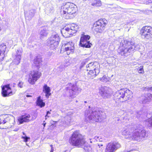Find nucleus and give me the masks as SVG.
Wrapping results in <instances>:
<instances>
[{
	"instance_id": "obj_1",
	"label": "nucleus",
	"mask_w": 152,
	"mask_h": 152,
	"mask_svg": "<svg viewBox=\"0 0 152 152\" xmlns=\"http://www.w3.org/2000/svg\"><path fill=\"white\" fill-rule=\"evenodd\" d=\"M122 133L125 138L139 142L146 136V131L143 129V126L138 124L124 127Z\"/></svg>"
},
{
	"instance_id": "obj_2",
	"label": "nucleus",
	"mask_w": 152,
	"mask_h": 152,
	"mask_svg": "<svg viewBox=\"0 0 152 152\" xmlns=\"http://www.w3.org/2000/svg\"><path fill=\"white\" fill-rule=\"evenodd\" d=\"M121 41L120 39L119 40ZM134 43L128 40H121L118 49V52L121 56H125V54L133 51L134 49L139 50L142 49L143 47L140 44H139L135 46Z\"/></svg>"
},
{
	"instance_id": "obj_3",
	"label": "nucleus",
	"mask_w": 152,
	"mask_h": 152,
	"mask_svg": "<svg viewBox=\"0 0 152 152\" xmlns=\"http://www.w3.org/2000/svg\"><path fill=\"white\" fill-rule=\"evenodd\" d=\"M69 142L72 146L83 148L86 151H88L90 147L84 139L83 136L79 132L76 131L72 134L69 138Z\"/></svg>"
},
{
	"instance_id": "obj_4",
	"label": "nucleus",
	"mask_w": 152,
	"mask_h": 152,
	"mask_svg": "<svg viewBox=\"0 0 152 152\" xmlns=\"http://www.w3.org/2000/svg\"><path fill=\"white\" fill-rule=\"evenodd\" d=\"M78 9L74 4L67 2L63 3L61 7V13L66 19L73 18L77 14Z\"/></svg>"
},
{
	"instance_id": "obj_5",
	"label": "nucleus",
	"mask_w": 152,
	"mask_h": 152,
	"mask_svg": "<svg viewBox=\"0 0 152 152\" xmlns=\"http://www.w3.org/2000/svg\"><path fill=\"white\" fill-rule=\"evenodd\" d=\"M85 115L87 117L89 121L91 122H101L106 118L104 113L93 108L90 110H86Z\"/></svg>"
},
{
	"instance_id": "obj_6",
	"label": "nucleus",
	"mask_w": 152,
	"mask_h": 152,
	"mask_svg": "<svg viewBox=\"0 0 152 152\" xmlns=\"http://www.w3.org/2000/svg\"><path fill=\"white\" fill-rule=\"evenodd\" d=\"M132 92L126 89H121L114 93L113 99L116 102H123L131 99Z\"/></svg>"
},
{
	"instance_id": "obj_7",
	"label": "nucleus",
	"mask_w": 152,
	"mask_h": 152,
	"mask_svg": "<svg viewBox=\"0 0 152 152\" xmlns=\"http://www.w3.org/2000/svg\"><path fill=\"white\" fill-rule=\"evenodd\" d=\"M66 88L64 90L63 94L65 96H69L72 98H75L81 91L76 85L69 83L66 85Z\"/></svg>"
},
{
	"instance_id": "obj_8",
	"label": "nucleus",
	"mask_w": 152,
	"mask_h": 152,
	"mask_svg": "<svg viewBox=\"0 0 152 152\" xmlns=\"http://www.w3.org/2000/svg\"><path fill=\"white\" fill-rule=\"evenodd\" d=\"M79 28L78 25L73 23L71 24L69 27H65L63 28L61 30V32L63 37L67 38L76 33Z\"/></svg>"
},
{
	"instance_id": "obj_9",
	"label": "nucleus",
	"mask_w": 152,
	"mask_h": 152,
	"mask_svg": "<svg viewBox=\"0 0 152 152\" xmlns=\"http://www.w3.org/2000/svg\"><path fill=\"white\" fill-rule=\"evenodd\" d=\"M107 23V21L105 19H99L94 24L93 29L96 33H102Z\"/></svg>"
},
{
	"instance_id": "obj_10",
	"label": "nucleus",
	"mask_w": 152,
	"mask_h": 152,
	"mask_svg": "<svg viewBox=\"0 0 152 152\" xmlns=\"http://www.w3.org/2000/svg\"><path fill=\"white\" fill-rule=\"evenodd\" d=\"M60 41V38L58 35L56 34H53L51 36L50 39L48 40L47 42L52 49H55L57 47Z\"/></svg>"
},
{
	"instance_id": "obj_11",
	"label": "nucleus",
	"mask_w": 152,
	"mask_h": 152,
	"mask_svg": "<svg viewBox=\"0 0 152 152\" xmlns=\"http://www.w3.org/2000/svg\"><path fill=\"white\" fill-rule=\"evenodd\" d=\"M140 34L144 39H149L152 37V28L150 26H145L141 29Z\"/></svg>"
},
{
	"instance_id": "obj_12",
	"label": "nucleus",
	"mask_w": 152,
	"mask_h": 152,
	"mask_svg": "<svg viewBox=\"0 0 152 152\" xmlns=\"http://www.w3.org/2000/svg\"><path fill=\"white\" fill-rule=\"evenodd\" d=\"M142 111H139L137 113V117H140L141 118H144L145 117L148 118V119H146L145 120V124L148 126L152 127V113H147L144 111L142 113Z\"/></svg>"
},
{
	"instance_id": "obj_13",
	"label": "nucleus",
	"mask_w": 152,
	"mask_h": 152,
	"mask_svg": "<svg viewBox=\"0 0 152 152\" xmlns=\"http://www.w3.org/2000/svg\"><path fill=\"white\" fill-rule=\"evenodd\" d=\"M40 72L36 70H33L29 74L28 81L31 84H34L35 82L41 76Z\"/></svg>"
},
{
	"instance_id": "obj_14",
	"label": "nucleus",
	"mask_w": 152,
	"mask_h": 152,
	"mask_svg": "<svg viewBox=\"0 0 152 152\" xmlns=\"http://www.w3.org/2000/svg\"><path fill=\"white\" fill-rule=\"evenodd\" d=\"M120 144L117 142H111L107 145L105 152H114L117 149L120 148Z\"/></svg>"
},
{
	"instance_id": "obj_15",
	"label": "nucleus",
	"mask_w": 152,
	"mask_h": 152,
	"mask_svg": "<svg viewBox=\"0 0 152 152\" xmlns=\"http://www.w3.org/2000/svg\"><path fill=\"white\" fill-rule=\"evenodd\" d=\"M90 37L88 35H84L81 37L80 42V46L86 48H89L91 44L88 40L90 39Z\"/></svg>"
},
{
	"instance_id": "obj_16",
	"label": "nucleus",
	"mask_w": 152,
	"mask_h": 152,
	"mask_svg": "<svg viewBox=\"0 0 152 152\" xmlns=\"http://www.w3.org/2000/svg\"><path fill=\"white\" fill-rule=\"evenodd\" d=\"M74 45L72 42L65 43L62 46L63 48H64L65 51L67 55L73 53L75 50Z\"/></svg>"
},
{
	"instance_id": "obj_17",
	"label": "nucleus",
	"mask_w": 152,
	"mask_h": 152,
	"mask_svg": "<svg viewBox=\"0 0 152 152\" xmlns=\"http://www.w3.org/2000/svg\"><path fill=\"white\" fill-rule=\"evenodd\" d=\"M22 52V49H19L17 50L15 53L12 54V57L13 58V62L16 65H18L20 63Z\"/></svg>"
},
{
	"instance_id": "obj_18",
	"label": "nucleus",
	"mask_w": 152,
	"mask_h": 152,
	"mask_svg": "<svg viewBox=\"0 0 152 152\" xmlns=\"http://www.w3.org/2000/svg\"><path fill=\"white\" fill-rule=\"evenodd\" d=\"M11 88L10 87V84H8L2 87L1 94L4 97H7L13 95L12 92L11 91Z\"/></svg>"
},
{
	"instance_id": "obj_19",
	"label": "nucleus",
	"mask_w": 152,
	"mask_h": 152,
	"mask_svg": "<svg viewBox=\"0 0 152 152\" xmlns=\"http://www.w3.org/2000/svg\"><path fill=\"white\" fill-rule=\"evenodd\" d=\"M110 88L104 86L101 88L99 90V93L101 96L104 98H108L110 96Z\"/></svg>"
},
{
	"instance_id": "obj_20",
	"label": "nucleus",
	"mask_w": 152,
	"mask_h": 152,
	"mask_svg": "<svg viewBox=\"0 0 152 152\" xmlns=\"http://www.w3.org/2000/svg\"><path fill=\"white\" fill-rule=\"evenodd\" d=\"M99 65L97 62H91L86 66L87 71L99 69Z\"/></svg>"
},
{
	"instance_id": "obj_21",
	"label": "nucleus",
	"mask_w": 152,
	"mask_h": 152,
	"mask_svg": "<svg viewBox=\"0 0 152 152\" xmlns=\"http://www.w3.org/2000/svg\"><path fill=\"white\" fill-rule=\"evenodd\" d=\"M5 117V123L9 124L10 126H12L15 123V118L13 116L11 115H4Z\"/></svg>"
},
{
	"instance_id": "obj_22",
	"label": "nucleus",
	"mask_w": 152,
	"mask_h": 152,
	"mask_svg": "<svg viewBox=\"0 0 152 152\" xmlns=\"http://www.w3.org/2000/svg\"><path fill=\"white\" fill-rule=\"evenodd\" d=\"M54 11L53 5L51 3L46 4V8L45 10V13L47 15H50L53 13Z\"/></svg>"
},
{
	"instance_id": "obj_23",
	"label": "nucleus",
	"mask_w": 152,
	"mask_h": 152,
	"mask_svg": "<svg viewBox=\"0 0 152 152\" xmlns=\"http://www.w3.org/2000/svg\"><path fill=\"white\" fill-rule=\"evenodd\" d=\"M35 10L34 9H31L27 13H25V16L26 18L28 20H31L33 17L35 13Z\"/></svg>"
},
{
	"instance_id": "obj_24",
	"label": "nucleus",
	"mask_w": 152,
	"mask_h": 152,
	"mask_svg": "<svg viewBox=\"0 0 152 152\" xmlns=\"http://www.w3.org/2000/svg\"><path fill=\"white\" fill-rule=\"evenodd\" d=\"M99 69L89 71L88 73V77L89 78L93 79L99 74Z\"/></svg>"
},
{
	"instance_id": "obj_25",
	"label": "nucleus",
	"mask_w": 152,
	"mask_h": 152,
	"mask_svg": "<svg viewBox=\"0 0 152 152\" xmlns=\"http://www.w3.org/2000/svg\"><path fill=\"white\" fill-rule=\"evenodd\" d=\"M31 116L29 114H26L20 117L18 119L20 124H22L24 122H28L29 121V118Z\"/></svg>"
},
{
	"instance_id": "obj_26",
	"label": "nucleus",
	"mask_w": 152,
	"mask_h": 152,
	"mask_svg": "<svg viewBox=\"0 0 152 152\" xmlns=\"http://www.w3.org/2000/svg\"><path fill=\"white\" fill-rule=\"evenodd\" d=\"M43 92L45 93L46 97L48 98L51 95V93L50 92V88L47 85H45L43 86Z\"/></svg>"
},
{
	"instance_id": "obj_27",
	"label": "nucleus",
	"mask_w": 152,
	"mask_h": 152,
	"mask_svg": "<svg viewBox=\"0 0 152 152\" xmlns=\"http://www.w3.org/2000/svg\"><path fill=\"white\" fill-rule=\"evenodd\" d=\"M36 104L37 105L40 107H44L45 105V103L43 102L42 99H41L40 96H39L37 98Z\"/></svg>"
},
{
	"instance_id": "obj_28",
	"label": "nucleus",
	"mask_w": 152,
	"mask_h": 152,
	"mask_svg": "<svg viewBox=\"0 0 152 152\" xmlns=\"http://www.w3.org/2000/svg\"><path fill=\"white\" fill-rule=\"evenodd\" d=\"M152 98V94L150 93H148L145 95L144 100L142 101L143 103H145L149 102Z\"/></svg>"
},
{
	"instance_id": "obj_29",
	"label": "nucleus",
	"mask_w": 152,
	"mask_h": 152,
	"mask_svg": "<svg viewBox=\"0 0 152 152\" xmlns=\"http://www.w3.org/2000/svg\"><path fill=\"white\" fill-rule=\"evenodd\" d=\"M48 34V32L47 28L44 27L42 28L40 32L41 37L47 36Z\"/></svg>"
},
{
	"instance_id": "obj_30",
	"label": "nucleus",
	"mask_w": 152,
	"mask_h": 152,
	"mask_svg": "<svg viewBox=\"0 0 152 152\" xmlns=\"http://www.w3.org/2000/svg\"><path fill=\"white\" fill-rule=\"evenodd\" d=\"M41 61V58L36 56L34 59L33 63L35 66L38 67L39 66V64Z\"/></svg>"
},
{
	"instance_id": "obj_31",
	"label": "nucleus",
	"mask_w": 152,
	"mask_h": 152,
	"mask_svg": "<svg viewBox=\"0 0 152 152\" xmlns=\"http://www.w3.org/2000/svg\"><path fill=\"white\" fill-rule=\"evenodd\" d=\"M93 2L91 5L93 6L99 7L102 5V3L100 0H91Z\"/></svg>"
},
{
	"instance_id": "obj_32",
	"label": "nucleus",
	"mask_w": 152,
	"mask_h": 152,
	"mask_svg": "<svg viewBox=\"0 0 152 152\" xmlns=\"http://www.w3.org/2000/svg\"><path fill=\"white\" fill-rule=\"evenodd\" d=\"M96 149L97 152H102L104 149L103 145L102 144H98L96 145Z\"/></svg>"
},
{
	"instance_id": "obj_33",
	"label": "nucleus",
	"mask_w": 152,
	"mask_h": 152,
	"mask_svg": "<svg viewBox=\"0 0 152 152\" xmlns=\"http://www.w3.org/2000/svg\"><path fill=\"white\" fill-rule=\"evenodd\" d=\"M23 135L22 136L21 138L23 139V141L26 142L28 141H29L30 138L29 137H27L24 132H23Z\"/></svg>"
},
{
	"instance_id": "obj_34",
	"label": "nucleus",
	"mask_w": 152,
	"mask_h": 152,
	"mask_svg": "<svg viewBox=\"0 0 152 152\" xmlns=\"http://www.w3.org/2000/svg\"><path fill=\"white\" fill-rule=\"evenodd\" d=\"M6 48L7 46L5 43H3L0 45V50L2 52H5Z\"/></svg>"
},
{
	"instance_id": "obj_35",
	"label": "nucleus",
	"mask_w": 152,
	"mask_h": 152,
	"mask_svg": "<svg viewBox=\"0 0 152 152\" xmlns=\"http://www.w3.org/2000/svg\"><path fill=\"white\" fill-rule=\"evenodd\" d=\"M5 117L2 115L0 117V125L1 124H6L5 123Z\"/></svg>"
},
{
	"instance_id": "obj_36",
	"label": "nucleus",
	"mask_w": 152,
	"mask_h": 152,
	"mask_svg": "<svg viewBox=\"0 0 152 152\" xmlns=\"http://www.w3.org/2000/svg\"><path fill=\"white\" fill-rule=\"evenodd\" d=\"M100 80L103 82H106L108 80V79L106 77L105 75H104L103 77L100 78Z\"/></svg>"
},
{
	"instance_id": "obj_37",
	"label": "nucleus",
	"mask_w": 152,
	"mask_h": 152,
	"mask_svg": "<svg viewBox=\"0 0 152 152\" xmlns=\"http://www.w3.org/2000/svg\"><path fill=\"white\" fill-rule=\"evenodd\" d=\"M152 3V4L151 5V7L150 8V10L151 12H152V0H148V1H144L143 3L145 4H148V3Z\"/></svg>"
},
{
	"instance_id": "obj_38",
	"label": "nucleus",
	"mask_w": 152,
	"mask_h": 152,
	"mask_svg": "<svg viewBox=\"0 0 152 152\" xmlns=\"http://www.w3.org/2000/svg\"><path fill=\"white\" fill-rule=\"evenodd\" d=\"M5 52H2V51L0 50V56H2L1 58L2 59H1V60H2L3 59V58L4 57V53Z\"/></svg>"
},
{
	"instance_id": "obj_39",
	"label": "nucleus",
	"mask_w": 152,
	"mask_h": 152,
	"mask_svg": "<svg viewBox=\"0 0 152 152\" xmlns=\"http://www.w3.org/2000/svg\"><path fill=\"white\" fill-rule=\"evenodd\" d=\"M23 82L20 81L18 84V86L20 88H22L23 87Z\"/></svg>"
},
{
	"instance_id": "obj_40",
	"label": "nucleus",
	"mask_w": 152,
	"mask_h": 152,
	"mask_svg": "<svg viewBox=\"0 0 152 152\" xmlns=\"http://www.w3.org/2000/svg\"><path fill=\"white\" fill-rule=\"evenodd\" d=\"M139 72L140 73H144V70L143 69V66H141L139 70Z\"/></svg>"
},
{
	"instance_id": "obj_41",
	"label": "nucleus",
	"mask_w": 152,
	"mask_h": 152,
	"mask_svg": "<svg viewBox=\"0 0 152 152\" xmlns=\"http://www.w3.org/2000/svg\"><path fill=\"white\" fill-rule=\"evenodd\" d=\"M86 64V62L84 61H82L81 64L80 66V68L81 69L83 67L84 65H85Z\"/></svg>"
},
{
	"instance_id": "obj_42",
	"label": "nucleus",
	"mask_w": 152,
	"mask_h": 152,
	"mask_svg": "<svg viewBox=\"0 0 152 152\" xmlns=\"http://www.w3.org/2000/svg\"><path fill=\"white\" fill-rule=\"evenodd\" d=\"M50 114V111H47L46 115L45 116L46 120L47 119V118H46L47 117H49L48 116V114Z\"/></svg>"
},
{
	"instance_id": "obj_43",
	"label": "nucleus",
	"mask_w": 152,
	"mask_h": 152,
	"mask_svg": "<svg viewBox=\"0 0 152 152\" xmlns=\"http://www.w3.org/2000/svg\"><path fill=\"white\" fill-rule=\"evenodd\" d=\"M94 139L96 140L97 141L98 140H99V141L100 139L99 138V137L97 136H96L94 137Z\"/></svg>"
},
{
	"instance_id": "obj_44",
	"label": "nucleus",
	"mask_w": 152,
	"mask_h": 152,
	"mask_svg": "<svg viewBox=\"0 0 152 152\" xmlns=\"http://www.w3.org/2000/svg\"><path fill=\"white\" fill-rule=\"evenodd\" d=\"M148 55L149 57H152V50L150 51L148 53Z\"/></svg>"
},
{
	"instance_id": "obj_45",
	"label": "nucleus",
	"mask_w": 152,
	"mask_h": 152,
	"mask_svg": "<svg viewBox=\"0 0 152 152\" xmlns=\"http://www.w3.org/2000/svg\"><path fill=\"white\" fill-rule=\"evenodd\" d=\"M148 91H152V87H148Z\"/></svg>"
},
{
	"instance_id": "obj_46",
	"label": "nucleus",
	"mask_w": 152,
	"mask_h": 152,
	"mask_svg": "<svg viewBox=\"0 0 152 152\" xmlns=\"http://www.w3.org/2000/svg\"><path fill=\"white\" fill-rule=\"evenodd\" d=\"M50 147L51 148V151H50V152H53V147H52L53 145H50Z\"/></svg>"
},
{
	"instance_id": "obj_47",
	"label": "nucleus",
	"mask_w": 152,
	"mask_h": 152,
	"mask_svg": "<svg viewBox=\"0 0 152 152\" xmlns=\"http://www.w3.org/2000/svg\"><path fill=\"white\" fill-rule=\"evenodd\" d=\"M45 121H44L43 123V126H44V127H45V125H46V123H45Z\"/></svg>"
},
{
	"instance_id": "obj_48",
	"label": "nucleus",
	"mask_w": 152,
	"mask_h": 152,
	"mask_svg": "<svg viewBox=\"0 0 152 152\" xmlns=\"http://www.w3.org/2000/svg\"><path fill=\"white\" fill-rule=\"evenodd\" d=\"M19 130V129L18 128H16L14 130V131H15V132H17V131L18 130Z\"/></svg>"
},
{
	"instance_id": "obj_49",
	"label": "nucleus",
	"mask_w": 152,
	"mask_h": 152,
	"mask_svg": "<svg viewBox=\"0 0 152 152\" xmlns=\"http://www.w3.org/2000/svg\"><path fill=\"white\" fill-rule=\"evenodd\" d=\"M26 96L27 97H31V95H26Z\"/></svg>"
},
{
	"instance_id": "obj_50",
	"label": "nucleus",
	"mask_w": 152,
	"mask_h": 152,
	"mask_svg": "<svg viewBox=\"0 0 152 152\" xmlns=\"http://www.w3.org/2000/svg\"><path fill=\"white\" fill-rule=\"evenodd\" d=\"M131 151V150H130V151H125L124 152H130V151Z\"/></svg>"
},
{
	"instance_id": "obj_51",
	"label": "nucleus",
	"mask_w": 152,
	"mask_h": 152,
	"mask_svg": "<svg viewBox=\"0 0 152 152\" xmlns=\"http://www.w3.org/2000/svg\"><path fill=\"white\" fill-rule=\"evenodd\" d=\"M148 1V0H144V1H142V2L143 3L144 1Z\"/></svg>"
},
{
	"instance_id": "obj_52",
	"label": "nucleus",
	"mask_w": 152,
	"mask_h": 152,
	"mask_svg": "<svg viewBox=\"0 0 152 152\" xmlns=\"http://www.w3.org/2000/svg\"><path fill=\"white\" fill-rule=\"evenodd\" d=\"M26 145L27 146H29L27 143H26Z\"/></svg>"
},
{
	"instance_id": "obj_53",
	"label": "nucleus",
	"mask_w": 152,
	"mask_h": 152,
	"mask_svg": "<svg viewBox=\"0 0 152 152\" xmlns=\"http://www.w3.org/2000/svg\"><path fill=\"white\" fill-rule=\"evenodd\" d=\"M84 102H85V103L87 102H86V101H85Z\"/></svg>"
},
{
	"instance_id": "obj_54",
	"label": "nucleus",
	"mask_w": 152,
	"mask_h": 152,
	"mask_svg": "<svg viewBox=\"0 0 152 152\" xmlns=\"http://www.w3.org/2000/svg\"><path fill=\"white\" fill-rule=\"evenodd\" d=\"M90 142H91V143H92V141H90Z\"/></svg>"
},
{
	"instance_id": "obj_55",
	"label": "nucleus",
	"mask_w": 152,
	"mask_h": 152,
	"mask_svg": "<svg viewBox=\"0 0 152 152\" xmlns=\"http://www.w3.org/2000/svg\"><path fill=\"white\" fill-rule=\"evenodd\" d=\"M64 152H67V151H65Z\"/></svg>"
},
{
	"instance_id": "obj_56",
	"label": "nucleus",
	"mask_w": 152,
	"mask_h": 152,
	"mask_svg": "<svg viewBox=\"0 0 152 152\" xmlns=\"http://www.w3.org/2000/svg\"><path fill=\"white\" fill-rule=\"evenodd\" d=\"M36 118V117H35V118H34V119H35V118Z\"/></svg>"
}]
</instances>
